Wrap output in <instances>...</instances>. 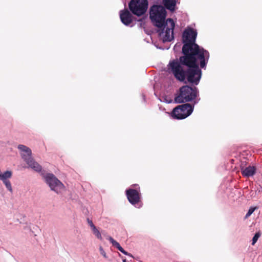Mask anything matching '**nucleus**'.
<instances>
[{
	"mask_svg": "<svg viewBox=\"0 0 262 262\" xmlns=\"http://www.w3.org/2000/svg\"><path fill=\"white\" fill-rule=\"evenodd\" d=\"M99 250L100 251V254L105 258H107V256L106 255V252H105L104 250L102 248V246H99Z\"/></svg>",
	"mask_w": 262,
	"mask_h": 262,
	"instance_id": "18",
	"label": "nucleus"
},
{
	"mask_svg": "<svg viewBox=\"0 0 262 262\" xmlns=\"http://www.w3.org/2000/svg\"><path fill=\"white\" fill-rule=\"evenodd\" d=\"M123 262H126V259H123Z\"/></svg>",
	"mask_w": 262,
	"mask_h": 262,
	"instance_id": "20",
	"label": "nucleus"
},
{
	"mask_svg": "<svg viewBox=\"0 0 262 262\" xmlns=\"http://www.w3.org/2000/svg\"><path fill=\"white\" fill-rule=\"evenodd\" d=\"M166 11L164 7L154 5L150 9V18L158 28L157 32L163 42L171 41L173 39L174 22L171 18L166 19Z\"/></svg>",
	"mask_w": 262,
	"mask_h": 262,
	"instance_id": "2",
	"label": "nucleus"
},
{
	"mask_svg": "<svg viewBox=\"0 0 262 262\" xmlns=\"http://www.w3.org/2000/svg\"><path fill=\"white\" fill-rule=\"evenodd\" d=\"M93 234L96 236V237L100 240L102 239V237L99 230L95 226H93V229H92Z\"/></svg>",
	"mask_w": 262,
	"mask_h": 262,
	"instance_id": "14",
	"label": "nucleus"
},
{
	"mask_svg": "<svg viewBox=\"0 0 262 262\" xmlns=\"http://www.w3.org/2000/svg\"><path fill=\"white\" fill-rule=\"evenodd\" d=\"M160 100L161 102H164L167 103H170L173 101L171 97L165 95L161 97V98H160Z\"/></svg>",
	"mask_w": 262,
	"mask_h": 262,
	"instance_id": "15",
	"label": "nucleus"
},
{
	"mask_svg": "<svg viewBox=\"0 0 262 262\" xmlns=\"http://www.w3.org/2000/svg\"><path fill=\"white\" fill-rule=\"evenodd\" d=\"M196 31L192 29H186L183 34L184 45L182 52L184 55L179 60L170 61L168 65L169 71L175 78L184 81L187 79L188 82L198 85L200 80L202 72L199 67L204 68L208 61L209 53L203 48L195 43Z\"/></svg>",
	"mask_w": 262,
	"mask_h": 262,
	"instance_id": "1",
	"label": "nucleus"
},
{
	"mask_svg": "<svg viewBox=\"0 0 262 262\" xmlns=\"http://www.w3.org/2000/svg\"><path fill=\"white\" fill-rule=\"evenodd\" d=\"M18 148L22 159L26 162L32 158V152L30 148L24 145H19Z\"/></svg>",
	"mask_w": 262,
	"mask_h": 262,
	"instance_id": "8",
	"label": "nucleus"
},
{
	"mask_svg": "<svg viewBox=\"0 0 262 262\" xmlns=\"http://www.w3.org/2000/svg\"><path fill=\"white\" fill-rule=\"evenodd\" d=\"M88 223H89V224L90 226L91 227V229H93V226H95V225H94V224L93 223L92 221H89H89H88Z\"/></svg>",
	"mask_w": 262,
	"mask_h": 262,
	"instance_id": "19",
	"label": "nucleus"
},
{
	"mask_svg": "<svg viewBox=\"0 0 262 262\" xmlns=\"http://www.w3.org/2000/svg\"><path fill=\"white\" fill-rule=\"evenodd\" d=\"M256 171V168L254 166H249L245 168L242 169V173L243 175L246 177L253 176Z\"/></svg>",
	"mask_w": 262,
	"mask_h": 262,
	"instance_id": "12",
	"label": "nucleus"
},
{
	"mask_svg": "<svg viewBox=\"0 0 262 262\" xmlns=\"http://www.w3.org/2000/svg\"><path fill=\"white\" fill-rule=\"evenodd\" d=\"M120 17L122 23L126 26H128L132 22V15L127 10L120 11Z\"/></svg>",
	"mask_w": 262,
	"mask_h": 262,
	"instance_id": "9",
	"label": "nucleus"
},
{
	"mask_svg": "<svg viewBox=\"0 0 262 262\" xmlns=\"http://www.w3.org/2000/svg\"><path fill=\"white\" fill-rule=\"evenodd\" d=\"M107 239L112 244L113 246L115 247L117 249H118L121 252L123 253L124 254L133 257V255L130 254L125 251L122 247L120 245L119 243L114 240L112 237L108 236Z\"/></svg>",
	"mask_w": 262,
	"mask_h": 262,
	"instance_id": "11",
	"label": "nucleus"
},
{
	"mask_svg": "<svg viewBox=\"0 0 262 262\" xmlns=\"http://www.w3.org/2000/svg\"><path fill=\"white\" fill-rule=\"evenodd\" d=\"M164 6L171 11H173L175 9L176 4V0H163Z\"/></svg>",
	"mask_w": 262,
	"mask_h": 262,
	"instance_id": "13",
	"label": "nucleus"
},
{
	"mask_svg": "<svg viewBox=\"0 0 262 262\" xmlns=\"http://www.w3.org/2000/svg\"><path fill=\"white\" fill-rule=\"evenodd\" d=\"M257 209V207H251L249 208L248 212L247 213V214H246V216H245V217L246 218H248L249 216H250L252 214V213Z\"/></svg>",
	"mask_w": 262,
	"mask_h": 262,
	"instance_id": "17",
	"label": "nucleus"
},
{
	"mask_svg": "<svg viewBox=\"0 0 262 262\" xmlns=\"http://www.w3.org/2000/svg\"><path fill=\"white\" fill-rule=\"evenodd\" d=\"M126 196L129 202L133 205H135L140 201L139 192L133 189H129L126 191Z\"/></svg>",
	"mask_w": 262,
	"mask_h": 262,
	"instance_id": "7",
	"label": "nucleus"
},
{
	"mask_svg": "<svg viewBox=\"0 0 262 262\" xmlns=\"http://www.w3.org/2000/svg\"><path fill=\"white\" fill-rule=\"evenodd\" d=\"M193 107L189 103L179 105L173 109L172 116L177 119H185L192 114Z\"/></svg>",
	"mask_w": 262,
	"mask_h": 262,
	"instance_id": "5",
	"label": "nucleus"
},
{
	"mask_svg": "<svg viewBox=\"0 0 262 262\" xmlns=\"http://www.w3.org/2000/svg\"><path fill=\"white\" fill-rule=\"evenodd\" d=\"M199 95V91L196 87H190L188 85L182 86L179 90V93L175 96L174 102L181 103L193 101L196 104L199 99H195Z\"/></svg>",
	"mask_w": 262,
	"mask_h": 262,
	"instance_id": "3",
	"label": "nucleus"
},
{
	"mask_svg": "<svg viewBox=\"0 0 262 262\" xmlns=\"http://www.w3.org/2000/svg\"><path fill=\"white\" fill-rule=\"evenodd\" d=\"M260 236V233L259 232H256L252 238V245H254L257 241L258 238Z\"/></svg>",
	"mask_w": 262,
	"mask_h": 262,
	"instance_id": "16",
	"label": "nucleus"
},
{
	"mask_svg": "<svg viewBox=\"0 0 262 262\" xmlns=\"http://www.w3.org/2000/svg\"><path fill=\"white\" fill-rule=\"evenodd\" d=\"M45 179L51 189L57 193H61L64 190L63 184L53 174H46Z\"/></svg>",
	"mask_w": 262,
	"mask_h": 262,
	"instance_id": "6",
	"label": "nucleus"
},
{
	"mask_svg": "<svg viewBox=\"0 0 262 262\" xmlns=\"http://www.w3.org/2000/svg\"><path fill=\"white\" fill-rule=\"evenodd\" d=\"M26 163L27 164L28 167L36 172H40L42 169L41 166L32 157Z\"/></svg>",
	"mask_w": 262,
	"mask_h": 262,
	"instance_id": "10",
	"label": "nucleus"
},
{
	"mask_svg": "<svg viewBox=\"0 0 262 262\" xmlns=\"http://www.w3.org/2000/svg\"><path fill=\"white\" fill-rule=\"evenodd\" d=\"M129 10L133 14L138 16L144 14L148 8L147 0H132L128 5Z\"/></svg>",
	"mask_w": 262,
	"mask_h": 262,
	"instance_id": "4",
	"label": "nucleus"
}]
</instances>
